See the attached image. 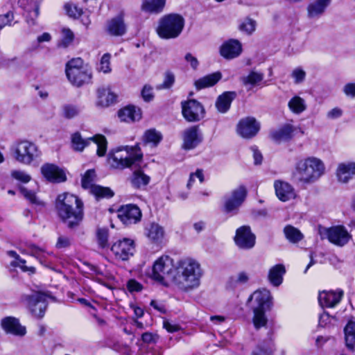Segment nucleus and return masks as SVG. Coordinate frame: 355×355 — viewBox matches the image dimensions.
Masks as SVG:
<instances>
[{
	"instance_id": "nucleus-1",
	"label": "nucleus",
	"mask_w": 355,
	"mask_h": 355,
	"mask_svg": "<svg viewBox=\"0 0 355 355\" xmlns=\"http://www.w3.org/2000/svg\"><path fill=\"white\" fill-rule=\"evenodd\" d=\"M202 270L200 263L194 259L187 257L179 260L172 276V284L178 290L189 292L200 285Z\"/></svg>"
},
{
	"instance_id": "nucleus-2",
	"label": "nucleus",
	"mask_w": 355,
	"mask_h": 355,
	"mask_svg": "<svg viewBox=\"0 0 355 355\" xmlns=\"http://www.w3.org/2000/svg\"><path fill=\"white\" fill-rule=\"evenodd\" d=\"M55 207L58 216L70 229L79 226L83 219V204L76 196L69 193L58 195Z\"/></svg>"
},
{
	"instance_id": "nucleus-3",
	"label": "nucleus",
	"mask_w": 355,
	"mask_h": 355,
	"mask_svg": "<svg viewBox=\"0 0 355 355\" xmlns=\"http://www.w3.org/2000/svg\"><path fill=\"white\" fill-rule=\"evenodd\" d=\"M325 173V164L320 158L309 156L298 159L294 166L293 178L309 184L317 182Z\"/></svg>"
},
{
	"instance_id": "nucleus-4",
	"label": "nucleus",
	"mask_w": 355,
	"mask_h": 355,
	"mask_svg": "<svg viewBox=\"0 0 355 355\" xmlns=\"http://www.w3.org/2000/svg\"><path fill=\"white\" fill-rule=\"evenodd\" d=\"M143 154L140 148L126 146L111 151L108 155L107 162L116 169H124L137 166L141 162Z\"/></svg>"
},
{
	"instance_id": "nucleus-5",
	"label": "nucleus",
	"mask_w": 355,
	"mask_h": 355,
	"mask_svg": "<svg viewBox=\"0 0 355 355\" xmlns=\"http://www.w3.org/2000/svg\"><path fill=\"white\" fill-rule=\"evenodd\" d=\"M184 26V18L178 14H169L162 17L158 23L156 31L162 39L178 37Z\"/></svg>"
},
{
	"instance_id": "nucleus-6",
	"label": "nucleus",
	"mask_w": 355,
	"mask_h": 355,
	"mask_svg": "<svg viewBox=\"0 0 355 355\" xmlns=\"http://www.w3.org/2000/svg\"><path fill=\"white\" fill-rule=\"evenodd\" d=\"M66 75L71 84L77 87L88 83L92 79V72L83 60L73 58L66 64Z\"/></svg>"
},
{
	"instance_id": "nucleus-7",
	"label": "nucleus",
	"mask_w": 355,
	"mask_h": 355,
	"mask_svg": "<svg viewBox=\"0 0 355 355\" xmlns=\"http://www.w3.org/2000/svg\"><path fill=\"white\" fill-rule=\"evenodd\" d=\"M12 152L16 161L25 165H30L41 155L38 146L28 140L18 141L12 146Z\"/></svg>"
},
{
	"instance_id": "nucleus-8",
	"label": "nucleus",
	"mask_w": 355,
	"mask_h": 355,
	"mask_svg": "<svg viewBox=\"0 0 355 355\" xmlns=\"http://www.w3.org/2000/svg\"><path fill=\"white\" fill-rule=\"evenodd\" d=\"M175 266L172 258L168 255H162L155 261L150 277L160 283H163L166 277H170L172 280Z\"/></svg>"
},
{
	"instance_id": "nucleus-9",
	"label": "nucleus",
	"mask_w": 355,
	"mask_h": 355,
	"mask_svg": "<svg viewBox=\"0 0 355 355\" xmlns=\"http://www.w3.org/2000/svg\"><path fill=\"white\" fill-rule=\"evenodd\" d=\"M247 196V189L244 186H239L233 189L224 198L223 211L230 216L238 214L239 209Z\"/></svg>"
},
{
	"instance_id": "nucleus-10",
	"label": "nucleus",
	"mask_w": 355,
	"mask_h": 355,
	"mask_svg": "<svg viewBox=\"0 0 355 355\" xmlns=\"http://www.w3.org/2000/svg\"><path fill=\"white\" fill-rule=\"evenodd\" d=\"M91 141L97 146V155L99 157L104 156L107 150V141L103 135H96L87 139H83L79 132H75L71 135V146L76 151H83Z\"/></svg>"
},
{
	"instance_id": "nucleus-11",
	"label": "nucleus",
	"mask_w": 355,
	"mask_h": 355,
	"mask_svg": "<svg viewBox=\"0 0 355 355\" xmlns=\"http://www.w3.org/2000/svg\"><path fill=\"white\" fill-rule=\"evenodd\" d=\"M20 302L35 317L42 318L44 315L47 307V295L44 293L37 292L32 295H22Z\"/></svg>"
},
{
	"instance_id": "nucleus-12",
	"label": "nucleus",
	"mask_w": 355,
	"mask_h": 355,
	"mask_svg": "<svg viewBox=\"0 0 355 355\" xmlns=\"http://www.w3.org/2000/svg\"><path fill=\"white\" fill-rule=\"evenodd\" d=\"M319 234L321 239H327L331 243L340 247L346 245L352 238L347 230L342 225L329 228L320 227Z\"/></svg>"
},
{
	"instance_id": "nucleus-13",
	"label": "nucleus",
	"mask_w": 355,
	"mask_h": 355,
	"mask_svg": "<svg viewBox=\"0 0 355 355\" xmlns=\"http://www.w3.org/2000/svg\"><path fill=\"white\" fill-rule=\"evenodd\" d=\"M96 173L94 170H88L82 178V187L84 189H89L90 192L97 198H111L114 192L108 187H103L94 184Z\"/></svg>"
},
{
	"instance_id": "nucleus-14",
	"label": "nucleus",
	"mask_w": 355,
	"mask_h": 355,
	"mask_svg": "<svg viewBox=\"0 0 355 355\" xmlns=\"http://www.w3.org/2000/svg\"><path fill=\"white\" fill-rule=\"evenodd\" d=\"M110 250L116 259L127 261L135 252V243L130 238H123L114 242Z\"/></svg>"
},
{
	"instance_id": "nucleus-15",
	"label": "nucleus",
	"mask_w": 355,
	"mask_h": 355,
	"mask_svg": "<svg viewBox=\"0 0 355 355\" xmlns=\"http://www.w3.org/2000/svg\"><path fill=\"white\" fill-rule=\"evenodd\" d=\"M273 297L268 289H261L254 291L248 298L252 302V309L269 311L273 305Z\"/></svg>"
},
{
	"instance_id": "nucleus-16",
	"label": "nucleus",
	"mask_w": 355,
	"mask_h": 355,
	"mask_svg": "<svg viewBox=\"0 0 355 355\" xmlns=\"http://www.w3.org/2000/svg\"><path fill=\"white\" fill-rule=\"evenodd\" d=\"M234 242L238 248L243 250H249L254 246L256 236L252 232L250 226L243 225L236 230Z\"/></svg>"
},
{
	"instance_id": "nucleus-17",
	"label": "nucleus",
	"mask_w": 355,
	"mask_h": 355,
	"mask_svg": "<svg viewBox=\"0 0 355 355\" xmlns=\"http://www.w3.org/2000/svg\"><path fill=\"white\" fill-rule=\"evenodd\" d=\"M182 114L184 119L190 122L198 121L205 116L202 105L196 100H189L182 103Z\"/></svg>"
},
{
	"instance_id": "nucleus-18",
	"label": "nucleus",
	"mask_w": 355,
	"mask_h": 355,
	"mask_svg": "<svg viewBox=\"0 0 355 355\" xmlns=\"http://www.w3.org/2000/svg\"><path fill=\"white\" fill-rule=\"evenodd\" d=\"M260 129L259 122L254 117L248 116L239 121L236 126L238 135L245 139L254 137Z\"/></svg>"
},
{
	"instance_id": "nucleus-19",
	"label": "nucleus",
	"mask_w": 355,
	"mask_h": 355,
	"mask_svg": "<svg viewBox=\"0 0 355 355\" xmlns=\"http://www.w3.org/2000/svg\"><path fill=\"white\" fill-rule=\"evenodd\" d=\"M118 217L125 225L135 224L140 220L141 212L137 206L126 205L119 209Z\"/></svg>"
},
{
	"instance_id": "nucleus-20",
	"label": "nucleus",
	"mask_w": 355,
	"mask_h": 355,
	"mask_svg": "<svg viewBox=\"0 0 355 355\" xmlns=\"http://www.w3.org/2000/svg\"><path fill=\"white\" fill-rule=\"evenodd\" d=\"M41 173L48 181L52 182H62L67 180L64 171L53 164L46 163L40 168Z\"/></svg>"
},
{
	"instance_id": "nucleus-21",
	"label": "nucleus",
	"mask_w": 355,
	"mask_h": 355,
	"mask_svg": "<svg viewBox=\"0 0 355 355\" xmlns=\"http://www.w3.org/2000/svg\"><path fill=\"white\" fill-rule=\"evenodd\" d=\"M1 327L6 334L16 336L22 337L26 334V327L21 325L15 317L8 316L1 319Z\"/></svg>"
},
{
	"instance_id": "nucleus-22",
	"label": "nucleus",
	"mask_w": 355,
	"mask_h": 355,
	"mask_svg": "<svg viewBox=\"0 0 355 355\" xmlns=\"http://www.w3.org/2000/svg\"><path fill=\"white\" fill-rule=\"evenodd\" d=\"M275 194L282 202H287L296 198L297 193L293 187L287 182L275 180L274 182Z\"/></svg>"
},
{
	"instance_id": "nucleus-23",
	"label": "nucleus",
	"mask_w": 355,
	"mask_h": 355,
	"mask_svg": "<svg viewBox=\"0 0 355 355\" xmlns=\"http://www.w3.org/2000/svg\"><path fill=\"white\" fill-rule=\"evenodd\" d=\"M343 295V291L340 289L322 291L319 293L318 302L322 307L332 308L340 302Z\"/></svg>"
},
{
	"instance_id": "nucleus-24",
	"label": "nucleus",
	"mask_w": 355,
	"mask_h": 355,
	"mask_svg": "<svg viewBox=\"0 0 355 355\" xmlns=\"http://www.w3.org/2000/svg\"><path fill=\"white\" fill-rule=\"evenodd\" d=\"M242 52V45L237 40L231 39L225 42L220 48L221 56L225 59H234Z\"/></svg>"
},
{
	"instance_id": "nucleus-25",
	"label": "nucleus",
	"mask_w": 355,
	"mask_h": 355,
	"mask_svg": "<svg viewBox=\"0 0 355 355\" xmlns=\"http://www.w3.org/2000/svg\"><path fill=\"white\" fill-rule=\"evenodd\" d=\"M336 175L339 182L347 183L355 176V162L348 161L338 164Z\"/></svg>"
},
{
	"instance_id": "nucleus-26",
	"label": "nucleus",
	"mask_w": 355,
	"mask_h": 355,
	"mask_svg": "<svg viewBox=\"0 0 355 355\" xmlns=\"http://www.w3.org/2000/svg\"><path fill=\"white\" fill-rule=\"evenodd\" d=\"M331 0H314L307 6V16L311 19H318L324 13Z\"/></svg>"
},
{
	"instance_id": "nucleus-27",
	"label": "nucleus",
	"mask_w": 355,
	"mask_h": 355,
	"mask_svg": "<svg viewBox=\"0 0 355 355\" xmlns=\"http://www.w3.org/2000/svg\"><path fill=\"white\" fill-rule=\"evenodd\" d=\"M202 141V135L196 126L187 129L183 135V147L190 150L197 146Z\"/></svg>"
},
{
	"instance_id": "nucleus-28",
	"label": "nucleus",
	"mask_w": 355,
	"mask_h": 355,
	"mask_svg": "<svg viewBox=\"0 0 355 355\" xmlns=\"http://www.w3.org/2000/svg\"><path fill=\"white\" fill-rule=\"evenodd\" d=\"M141 116V109L134 105L126 106L118 112V116L120 120L127 123L139 121Z\"/></svg>"
},
{
	"instance_id": "nucleus-29",
	"label": "nucleus",
	"mask_w": 355,
	"mask_h": 355,
	"mask_svg": "<svg viewBox=\"0 0 355 355\" xmlns=\"http://www.w3.org/2000/svg\"><path fill=\"white\" fill-rule=\"evenodd\" d=\"M22 254H29L39 259L41 262L49 255H52L53 252H47L44 248L39 247L33 243H27L19 248Z\"/></svg>"
},
{
	"instance_id": "nucleus-30",
	"label": "nucleus",
	"mask_w": 355,
	"mask_h": 355,
	"mask_svg": "<svg viewBox=\"0 0 355 355\" xmlns=\"http://www.w3.org/2000/svg\"><path fill=\"white\" fill-rule=\"evenodd\" d=\"M285 273V266L282 263L270 267L268 272V279L270 284L275 287L279 286L283 282V277Z\"/></svg>"
},
{
	"instance_id": "nucleus-31",
	"label": "nucleus",
	"mask_w": 355,
	"mask_h": 355,
	"mask_svg": "<svg viewBox=\"0 0 355 355\" xmlns=\"http://www.w3.org/2000/svg\"><path fill=\"white\" fill-rule=\"evenodd\" d=\"M295 130L296 128L292 124L286 123L279 129L272 132L270 135L273 140L277 142H281L292 139Z\"/></svg>"
},
{
	"instance_id": "nucleus-32",
	"label": "nucleus",
	"mask_w": 355,
	"mask_h": 355,
	"mask_svg": "<svg viewBox=\"0 0 355 355\" xmlns=\"http://www.w3.org/2000/svg\"><path fill=\"white\" fill-rule=\"evenodd\" d=\"M146 236L155 244L161 243L165 236L164 228L157 223H151L146 227Z\"/></svg>"
},
{
	"instance_id": "nucleus-33",
	"label": "nucleus",
	"mask_w": 355,
	"mask_h": 355,
	"mask_svg": "<svg viewBox=\"0 0 355 355\" xmlns=\"http://www.w3.org/2000/svg\"><path fill=\"white\" fill-rule=\"evenodd\" d=\"M222 78L220 72H215L196 80L194 83L198 90L212 87L216 84Z\"/></svg>"
},
{
	"instance_id": "nucleus-34",
	"label": "nucleus",
	"mask_w": 355,
	"mask_h": 355,
	"mask_svg": "<svg viewBox=\"0 0 355 355\" xmlns=\"http://www.w3.org/2000/svg\"><path fill=\"white\" fill-rule=\"evenodd\" d=\"M107 31L110 35L115 36L122 35L125 33L126 26L122 16H117L109 21Z\"/></svg>"
},
{
	"instance_id": "nucleus-35",
	"label": "nucleus",
	"mask_w": 355,
	"mask_h": 355,
	"mask_svg": "<svg viewBox=\"0 0 355 355\" xmlns=\"http://www.w3.org/2000/svg\"><path fill=\"white\" fill-rule=\"evenodd\" d=\"M98 104L107 107L116 101V96L109 88H99L97 91Z\"/></svg>"
},
{
	"instance_id": "nucleus-36",
	"label": "nucleus",
	"mask_w": 355,
	"mask_h": 355,
	"mask_svg": "<svg viewBox=\"0 0 355 355\" xmlns=\"http://www.w3.org/2000/svg\"><path fill=\"white\" fill-rule=\"evenodd\" d=\"M166 4V0H143L141 10L150 12L157 14L163 11Z\"/></svg>"
},
{
	"instance_id": "nucleus-37",
	"label": "nucleus",
	"mask_w": 355,
	"mask_h": 355,
	"mask_svg": "<svg viewBox=\"0 0 355 355\" xmlns=\"http://www.w3.org/2000/svg\"><path fill=\"white\" fill-rule=\"evenodd\" d=\"M288 107L292 113L300 114L306 110L307 105L303 98L295 95L288 101Z\"/></svg>"
},
{
	"instance_id": "nucleus-38",
	"label": "nucleus",
	"mask_w": 355,
	"mask_h": 355,
	"mask_svg": "<svg viewBox=\"0 0 355 355\" xmlns=\"http://www.w3.org/2000/svg\"><path fill=\"white\" fill-rule=\"evenodd\" d=\"M235 94L233 92H224L216 101V107L220 113H225L230 107Z\"/></svg>"
},
{
	"instance_id": "nucleus-39",
	"label": "nucleus",
	"mask_w": 355,
	"mask_h": 355,
	"mask_svg": "<svg viewBox=\"0 0 355 355\" xmlns=\"http://www.w3.org/2000/svg\"><path fill=\"white\" fill-rule=\"evenodd\" d=\"M263 73L251 71L247 76L241 78V81L246 87L252 89L253 87L258 85L263 80Z\"/></svg>"
},
{
	"instance_id": "nucleus-40",
	"label": "nucleus",
	"mask_w": 355,
	"mask_h": 355,
	"mask_svg": "<svg viewBox=\"0 0 355 355\" xmlns=\"http://www.w3.org/2000/svg\"><path fill=\"white\" fill-rule=\"evenodd\" d=\"M7 254L13 257L15 260L11 263V265L15 267L20 268L24 272H27L31 274H33L35 272V268L33 266H26V260L21 259L19 255L13 250L8 251Z\"/></svg>"
},
{
	"instance_id": "nucleus-41",
	"label": "nucleus",
	"mask_w": 355,
	"mask_h": 355,
	"mask_svg": "<svg viewBox=\"0 0 355 355\" xmlns=\"http://www.w3.org/2000/svg\"><path fill=\"white\" fill-rule=\"evenodd\" d=\"M150 178L141 170L134 171L131 183L136 188H141L146 187L150 182Z\"/></svg>"
},
{
	"instance_id": "nucleus-42",
	"label": "nucleus",
	"mask_w": 355,
	"mask_h": 355,
	"mask_svg": "<svg viewBox=\"0 0 355 355\" xmlns=\"http://www.w3.org/2000/svg\"><path fill=\"white\" fill-rule=\"evenodd\" d=\"M346 345L352 349L355 347V322L349 320L344 329Z\"/></svg>"
},
{
	"instance_id": "nucleus-43",
	"label": "nucleus",
	"mask_w": 355,
	"mask_h": 355,
	"mask_svg": "<svg viewBox=\"0 0 355 355\" xmlns=\"http://www.w3.org/2000/svg\"><path fill=\"white\" fill-rule=\"evenodd\" d=\"M162 139V135L161 132L153 128L147 130L143 135L144 142L153 146H157Z\"/></svg>"
},
{
	"instance_id": "nucleus-44",
	"label": "nucleus",
	"mask_w": 355,
	"mask_h": 355,
	"mask_svg": "<svg viewBox=\"0 0 355 355\" xmlns=\"http://www.w3.org/2000/svg\"><path fill=\"white\" fill-rule=\"evenodd\" d=\"M253 312L252 323L256 329L266 327L268 318L264 310L252 309Z\"/></svg>"
},
{
	"instance_id": "nucleus-45",
	"label": "nucleus",
	"mask_w": 355,
	"mask_h": 355,
	"mask_svg": "<svg viewBox=\"0 0 355 355\" xmlns=\"http://www.w3.org/2000/svg\"><path fill=\"white\" fill-rule=\"evenodd\" d=\"M286 238L291 243H297L303 239V234L296 227L286 225L284 229Z\"/></svg>"
},
{
	"instance_id": "nucleus-46",
	"label": "nucleus",
	"mask_w": 355,
	"mask_h": 355,
	"mask_svg": "<svg viewBox=\"0 0 355 355\" xmlns=\"http://www.w3.org/2000/svg\"><path fill=\"white\" fill-rule=\"evenodd\" d=\"M20 191L31 204L38 207H44L45 203L41 200L35 194V192L28 189L26 187H21Z\"/></svg>"
},
{
	"instance_id": "nucleus-47",
	"label": "nucleus",
	"mask_w": 355,
	"mask_h": 355,
	"mask_svg": "<svg viewBox=\"0 0 355 355\" xmlns=\"http://www.w3.org/2000/svg\"><path fill=\"white\" fill-rule=\"evenodd\" d=\"M110 59L111 55L110 53H105L100 60L97 70L103 73H110L112 71Z\"/></svg>"
},
{
	"instance_id": "nucleus-48",
	"label": "nucleus",
	"mask_w": 355,
	"mask_h": 355,
	"mask_svg": "<svg viewBox=\"0 0 355 355\" xmlns=\"http://www.w3.org/2000/svg\"><path fill=\"white\" fill-rule=\"evenodd\" d=\"M256 21L250 18H245L239 24V30L248 35H251L256 29Z\"/></svg>"
},
{
	"instance_id": "nucleus-49",
	"label": "nucleus",
	"mask_w": 355,
	"mask_h": 355,
	"mask_svg": "<svg viewBox=\"0 0 355 355\" xmlns=\"http://www.w3.org/2000/svg\"><path fill=\"white\" fill-rule=\"evenodd\" d=\"M175 77L172 71H166L164 74L163 83L157 86V89H170L174 84Z\"/></svg>"
},
{
	"instance_id": "nucleus-50",
	"label": "nucleus",
	"mask_w": 355,
	"mask_h": 355,
	"mask_svg": "<svg viewBox=\"0 0 355 355\" xmlns=\"http://www.w3.org/2000/svg\"><path fill=\"white\" fill-rule=\"evenodd\" d=\"M98 244L101 248L108 247V230L106 229H99L96 233Z\"/></svg>"
},
{
	"instance_id": "nucleus-51",
	"label": "nucleus",
	"mask_w": 355,
	"mask_h": 355,
	"mask_svg": "<svg viewBox=\"0 0 355 355\" xmlns=\"http://www.w3.org/2000/svg\"><path fill=\"white\" fill-rule=\"evenodd\" d=\"M64 9L67 14L70 17L78 18L83 14V10L71 3H66L64 5Z\"/></svg>"
},
{
	"instance_id": "nucleus-52",
	"label": "nucleus",
	"mask_w": 355,
	"mask_h": 355,
	"mask_svg": "<svg viewBox=\"0 0 355 355\" xmlns=\"http://www.w3.org/2000/svg\"><path fill=\"white\" fill-rule=\"evenodd\" d=\"M272 347L268 344L257 345L252 352V355H272Z\"/></svg>"
},
{
	"instance_id": "nucleus-53",
	"label": "nucleus",
	"mask_w": 355,
	"mask_h": 355,
	"mask_svg": "<svg viewBox=\"0 0 355 355\" xmlns=\"http://www.w3.org/2000/svg\"><path fill=\"white\" fill-rule=\"evenodd\" d=\"M249 279V274L245 271H241L232 278V282L234 285H243L247 284Z\"/></svg>"
},
{
	"instance_id": "nucleus-54",
	"label": "nucleus",
	"mask_w": 355,
	"mask_h": 355,
	"mask_svg": "<svg viewBox=\"0 0 355 355\" xmlns=\"http://www.w3.org/2000/svg\"><path fill=\"white\" fill-rule=\"evenodd\" d=\"M291 77L293 78L295 84H300L305 80L306 72L301 67H297L293 70Z\"/></svg>"
},
{
	"instance_id": "nucleus-55",
	"label": "nucleus",
	"mask_w": 355,
	"mask_h": 355,
	"mask_svg": "<svg viewBox=\"0 0 355 355\" xmlns=\"http://www.w3.org/2000/svg\"><path fill=\"white\" fill-rule=\"evenodd\" d=\"M196 178L199 180L200 183L203 182L204 174L203 171L202 169H197L195 173H192L190 174L189 179L187 184V187L188 189L191 188Z\"/></svg>"
},
{
	"instance_id": "nucleus-56",
	"label": "nucleus",
	"mask_w": 355,
	"mask_h": 355,
	"mask_svg": "<svg viewBox=\"0 0 355 355\" xmlns=\"http://www.w3.org/2000/svg\"><path fill=\"white\" fill-rule=\"evenodd\" d=\"M62 38L61 44L63 46H67L70 43L72 42L74 35L73 32L69 28H63L62 31Z\"/></svg>"
},
{
	"instance_id": "nucleus-57",
	"label": "nucleus",
	"mask_w": 355,
	"mask_h": 355,
	"mask_svg": "<svg viewBox=\"0 0 355 355\" xmlns=\"http://www.w3.org/2000/svg\"><path fill=\"white\" fill-rule=\"evenodd\" d=\"M11 175L15 180L23 183H27L31 180V175L24 171H13Z\"/></svg>"
},
{
	"instance_id": "nucleus-58",
	"label": "nucleus",
	"mask_w": 355,
	"mask_h": 355,
	"mask_svg": "<svg viewBox=\"0 0 355 355\" xmlns=\"http://www.w3.org/2000/svg\"><path fill=\"white\" fill-rule=\"evenodd\" d=\"M71 244V239L67 236L60 235L58 237L55 243V248L58 249H65L69 248Z\"/></svg>"
},
{
	"instance_id": "nucleus-59",
	"label": "nucleus",
	"mask_w": 355,
	"mask_h": 355,
	"mask_svg": "<svg viewBox=\"0 0 355 355\" xmlns=\"http://www.w3.org/2000/svg\"><path fill=\"white\" fill-rule=\"evenodd\" d=\"M80 110L74 105H66L63 107V115L67 119H72L76 116Z\"/></svg>"
},
{
	"instance_id": "nucleus-60",
	"label": "nucleus",
	"mask_w": 355,
	"mask_h": 355,
	"mask_svg": "<svg viewBox=\"0 0 355 355\" xmlns=\"http://www.w3.org/2000/svg\"><path fill=\"white\" fill-rule=\"evenodd\" d=\"M40 9L39 7L35 6L33 10H29L26 15V21L29 25H34L35 24V20L39 16Z\"/></svg>"
},
{
	"instance_id": "nucleus-61",
	"label": "nucleus",
	"mask_w": 355,
	"mask_h": 355,
	"mask_svg": "<svg viewBox=\"0 0 355 355\" xmlns=\"http://www.w3.org/2000/svg\"><path fill=\"white\" fill-rule=\"evenodd\" d=\"M126 287L128 291L130 293L139 292L143 288V286L139 282L133 279H129L127 282Z\"/></svg>"
},
{
	"instance_id": "nucleus-62",
	"label": "nucleus",
	"mask_w": 355,
	"mask_h": 355,
	"mask_svg": "<svg viewBox=\"0 0 355 355\" xmlns=\"http://www.w3.org/2000/svg\"><path fill=\"white\" fill-rule=\"evenodd\" d=\"M141 96L143 99L146 102L152 101L154 97L153 87L150 85H146L141 90Z\"/></svg>"
},
{
	"instance_id": "nucleus-63",
	"label": "nucleus",
	"mask_w": 355,
	"mask_h": 355,
	"mask_svg": "<svg viewBox=\"0 0 355 355\" xmlns=\"http://www.w3.org/2000/svg\"><path fill=\"white\" fill-rule=\"evenodd\" d=\"M343 91L344 94L352 98H355V83H349L345 85L343 87Z\"/></svg>"
},
{
	"instance_id": "nucleus-64",
	"label": "nucleus",
	"mask_w": 355,
	"mask_h": 355,
	"mask_svg": "<svg viewBox=\"0 0 355 355\" xmlns=\"http://www.w3.org/2000/svg\"><path fill=\"white\" fill-rule=\"evenodd\" d=\"M163 327L169 333H174L180 329V327L178 324L169 320H164Z\"/></svg>"
}]
</instances>
